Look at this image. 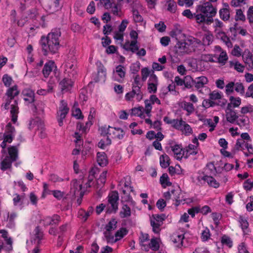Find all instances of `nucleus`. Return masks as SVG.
<instances>
[{"mask_svg": "<svg viewBox=\"0 0 253 253\" xmlns=\"http://www.w3.org/2000/svg\"><path fill=\"white\" fill-rule=\"evenodd\" d=\"M141 80L143 82H145L147 78L151 74V71L148 68H143L141 70Z\"/></svg>", "mask_w": 253, "mask_h": 253, "instance_id": "nucleus-64", "label": "nucleus"}, {"mask_svg": "<svg viewBox=\"0 0 253 253\" xmlns=\"http://www.w3.org/2000/svg\"><path fill=\"white\" fill-rule=\"evenodd\" d=\"M235 19L236 21H241L244 22L246 20V16L243 13V11L241 9H237L236 10V14Z\"/></svg>", "mask_w": 253, "mask_h": 253, "instance_id": "nucleus-59", "label": "nucleus"}, {"mask_svg": "<svg viewBox=\"0 0 253 253\" xmlns=\"http://www.w3.org/2000/svg\"><path fill=\"white\" fill-rule=\"evenodd\" d=\"M178 125L176 126V129L179 130L185 135H190L193 133V130L189 125L184 121L182 119H179Z\"/></svg>", "mask_w": 253, "mask_h": 253, "instance_id": "nucleus-13", "label": "nucleus"}, {"mask_svg": "<svg viewBox=\"0 0 253 253\" xmlns=\"http://www.w3.org/2000/svg\"><path fill=\"white\" fill-rule=\"evenodd\" d=\"M117 76H115L114 80L119 83H122L126 76V69L122 65H118L116 67V70L114 72Z\"/></svg>", "mask_w": 253, "mask_h": 253, "instance_id": "nucleus-20", "label": "nucleus"}, {"mask_svg": "<svg viewBox=\"0 0 253 253\" xmlns=\"http://www.w3.org/2000/svg\"><path fill=\"white\" fill-rule=\"evenodd\" d=\"M150 223L152 227L153 232L155 234H159L161 230V226L163 224H160V223H159L158 222H157L151 219Z\"/></svg>", "mask_w": 253, "mask_h": 253, "instance_id": "nucleus-60", "label": "nucleus"}, {"mask_svg": "<svg viewBox=\"0 0 253 253\" xmlns=\"http://www.w3.org/2000/svg\"><path fill=\"white\" fill-rule=\"evenodd\" d=\"M144 103L145 107L144 108V112L147 116L150 117L153 104L150 102L147 99L145 100Z\"/></svg>", "mask_w": 253, "mask_h": 253, "instance_id": "nucleus-57", "label": "nucleus"}, {"mask_svg": "<svg viewBox=\"0 0 253 253\" xmlns=\"http://www.w3.org/2000/svg\"><path fill=\"white\" fill-rule=\"evenodd\" d=\"M128 233V230L124 227L119 229L115 234L116 241L117 242L120 241Z\"/></svg>", "mask_w": 253, "mask_h": 253, "instance_id": "nucleus-47", "label": "nucleus"}, {"mask_svg": "<svg viewBox=\"0 0 253 253\" xmlns=\"http://www.w3.org/2000/svg\"><path fill=\"white\" fill-rule=\"evenodd\" d=\"M53 84L51 83H48L47 89H39L37 91V93L40 95H46L53 92Z\"/></svg>", "mask_w": 253, "mask_h": 253, "instance_id": "nucleus-42", "label": "nucleus"}, {"mask_svg": "<svg viewBox=\"0 0 253 253\" xmlns=\"http://www.w3.org/2000/svg\"><path fill=\"white\" fill-rule=\"evenodd\" d=\"M149 242V235L147 233H141L139 237V243L142 249L144 250L147 248V244Z\"/></svg>", "mask_w": 253, "mask_h": 253, "instance_id": "nucleus-35", "label": "nucleus"}, {"mask_svg": "<svg viewBox=\"0 0 253 253\" xmlns=\"http://www.w3.org/2000/svg\"><path fill=\"white\" fill-rule=\"evenodd\" d=\"M207 176V175L203 172H198L193 175L192 177V180L197 185H203L206 184Z\"/></svg>", "mask_w": 253, "mask_h": 253, "instance_id": "nucleus-23", "label": "nucleus"}, {"mask_svg": "<svg viewBox=\"0 0 253 253\" xmlns=\"http://www.w3.org/2000/svg\"><path fill=\"white\" fill-rule=\"evenodd\" d=\"M60 30L55 29L52 30L46 37H42L40 43L44 55H47L49 52L55 53L58 51L60 47Z\"/></svg>", "mask_w": 253, "mask_h": 253, "instance_id": "nucleus-1", "label": "nucleus"}, {"mask_svg": "<svg viewBox=\"0 0 253 253\" xmlns=\"http://www.w3.org/2000/svg\"><path fill=\"white\" fill-rule=\"evenodd\" d=\"M170 149L173 157L177 160L180 161L183 158L185 159L184 148H182L181 145L174 144L171 145Z\"/></svg>", "mask_w": 253, "mask_h": 253, "instance_id": "nucleus-12", "label": "nucleus"}, {"mask_svg": "<svg viewBox=\"0 0 253 253\" xmlns=\"http://www.w3.org/2000/svg\"><path fill=\"white\" fill-rule=\"evenodd\" d=\"M164 121L167 124L171 125L175 129L176 126L178 124L179 119H170L169 117L166 116L164 118Z\"/></svg>", "mask_w": 253, "mask_h": 253, "instance_id": "nucleus-62", "label": "nucleus"}, {"mask_svg": "<svg viewBox=\"0 0 253 253\" xmlns=\"http://www.w3.org/2000/svg\"><path fill=\"white\" fill-rule=\"evenodd\" d=\"M133 82L132 83L131 88L135 87L137 89H141L142 84L141 82V79L139 75L136 74L133 76Z\"/></svg>", "mask_w": 253, "mask_h": 253, "instance_id": "nucleus-51", "label": "nucleus"}, {"mask_svg": "<svg viewBox=\"0 0 253 253\" xmlns=\"http://www.w3.org/2000/svg\"><path fill=\"white\" fill-rule=\"evenodd\" d=\"M184 239V236L183 233H174L171 237V240L175 244V246L177 248H181L184 246L183 240Z\"/></svg>", "mask_w": 253, "mask_h": 253, "instance_id": "nucleus-25", "label": "nucleus"}, {"mask_svg": "<svg viewBox=\"0 0 253 253\" xmlns=\"http://www.w3.org/2000/svg\"><path fill=\"white\" fill-rule=\"evenodd\" d=\"M19 93V91L18 89V86L15 85L9 88L6 93V95L8 97L6 102L4 105V108L8 109L9 108V105L11 103V100L13 99L14 97L17 96Z\"/></svg>", "mask_w": 253, "mask_h": 253, "instance_id": "nucleus-11", "label": "nucleus"}, {"mask_svg": "<svg viewBox=\"0 0 253 253\" xmlns=\"http://www.w3.org/2000/svg\"><path fill=\"white\" fill-rule=\"evenodd\" d=\"M185 159L188 158L191 155H195L198 153V147L190 144L184 148Z\"/></svg>", "mask_w": 253, "mask_h": 253, "instance_id": "nucleus-30", "label": "nucleus"}, {"mask_svg": "<svg viewBox=\"0 0 253 253\" xmlns=\"http://www.w3.org/2000/svg\"><path fill=\"white\" fill-rule=\"evenodd\" d=\"M144 103L145 107L144 108V112L147 116L150 117L153 104L150 102L147 99L145 100Z\"/></svg>", "mask_w": 253, "mask_h": 253, "instance_id": "nucleus-58", "label": "nucleus"}, {"mask_svg": "<svg viewBox=\"0 0 253 253\" xmlns=\"http://www.w3.org/2000/svg\"><path fill=\"white\" fill-rule=\"evenodd\" d=\"M160 182L163 188L171 185L172 183L169 180V178L167 173H164L160 177Z\"/></svg>", "mask_w": 253, "mask_h": 253, "instance_id": "nucleus-44", "label": "nucleus"}, {"mask_svg": "<svg viewBox=\"0 0 253 253\" xmlns=\"http://www.w3.org/2000/svg\"><path fill=\"white\" fill-rule=\"evenodd\" d=\"M118 221L115 218H111L106 224L105 231H112L116 229L117 227Z\"/></svg>", "mask_w": 253, "mask_h": 253, "instance_id": "nucleus-46", "label": "nucleus"}, {"mask_svg": "<svg viewBox=\"0 0 253 253\" xmlns=\"http://www.w3.org/2000/svg\"><path fill=\"white\" fill-rule=\"evenodd\" d=\"M22 96L25 102L29 104L35 101V93L30 88H25L22 91Z\"/></svg>", "mask_w": 253, "mask_h": 253, "instance_id": "nucleus-18", "label": "nucleus"}, {"mask_svg": "<svg viewBox=\"0 0 253 253\" xmlns=\"http://www.w3.org/2000/svg\"><path fill=\"white\" fill-rule=\"evenodd\" d=\"M143 97V94L141 89L135 87L132 88V90L126 93L125 96L126 101L134 103L135 102H140Z\"/></svg>", "mask_w": 253, "mask_h": 253, "instance_id": "nucleus-6", "label": "nucleus"}, {"mask_svg": "<svg viewBox=\"0 0 253 253\" xmlns=\"http://www.w3.org/2000/svg\"><path fill=\"white\" fill-rule=\"evenodd\" d=\"M14 136L11 135V134H3V141L0 144V147L1 148H4L7 146V143H11L13 139Z\"/></svg>", "mask_w": 253, "mask_h": 253, "instance_id": "nucleus-48", "label": "nucleus"}, {"mask_svg": "<svg viewBox=\"0 0 253 253\" xmlns=\"http://www.w3.org/2000/svg\"><path fill=\"white\" fill-rule=\"evenodd\" d=\"M190 46L186 42L178 41L174 46V50L177 56H182L191 52Z\"/></svg>", "mask_w": 253, "mask_h": 253, "instance_id": "nucleus-8", "label": "nucleus"}, {"mask_svg": "<svg viewBox=\"0 0 253 253\" xmlns=\"http://www.w3.org/2000/svg\"><path fill=\"white\" fill-rule=\"evenodd\" d=\"M55 67V63L53 61H48L45 64L42 69V72L43 76L46 78H48L53 69Z\"/></svg>", "mask_w": 253, "mask_h": 253, "instance_id": "nucleus-27", "label": "nucleus"}, {"mask_svg": "<svg viewBox=\"0 0 253 253\" xmlns=\"http://www.w3.org/2000/svg\"><path fill=\"white\" fill-rule=\"evenodd\" d=\"M215 34L217 38L222 41L228 48L232 47L233 44L230 38L224 31H217V33Z\"/></svg>", "mask_w": 253, "mask_h": 253, "instance_id": "nucleus-24", "label": "nucleus"}, {"mask_svg": "<svg viewBox=\"0 0 253 253\" xmlns=\"http://www.w3.org/2000/svg\"><path fill=\"white\" fill-rule=\"evenodd\" d=\"M228 59L227 54L226 51H221L220 53L217 58L218 62L222 65H224L227 62Z\"/></svg>", "mask_w": 253, "mask_h": 253, "instance_id": "nucleus-55", "label": "nucleus"}, {"mask_svg": "<svg viewBox=\"0 0 253 253\" xmlns=\"http://www.w3.org/2000/svg\"><path fill=\"white\" fill-rule=\"evenodd\" d=\"M130 114L132 116L139 117L142 119L145 118L146 116L144 112V108L142 106L131 109Z\"/></svg>", "mask_w": 253, "mask_h": 253, "instance_id": "nucleus-37", "label": "nucleus"}, {"mask_svg": "<svg viewBox=\"0 0 253 253\" xmlns=\"http://www.w3.org/2000/svg\"><path fill=\"white\" fill-rule=\"evenodd\" d=\"M13 197V202L14 206L22 205L23 204L24 194L22 195H20L16 193L14 194Z\"/></svg>", "mask_w": 253, "mask_h": 253, "instance_id": "nucleus-53", "label": "nucleus"}, {"mask_svg": "<svg viewBox=\"0 0 253 253\" xmlns=\"http://www.w3.org/2000/svg\"><path fill=\"white\" fill-rule=\"evenodd\" d=\"M196 13L195 19L197 23L200 24L206 21L211 23L212 17L216 14L217 9L210 2H206L197 6Z\"/></svg>", "mask_w": 253, "mask_h": 253, "instance_id": "nucleus-3", "label": "nucleus"}, {"mask_svg": "<svg viewBox=\"0 0 253 253\" xmlns=\"http://www.w3.org/2000/svg\"><path fill=\"white\" fill-rule=\"evenodd\" d=\"M30 126L32 127H36V129H41V131L40 134V136L42 138L46 136L45 132L43 130L44 124L41 121L38 119V120H33L31 122Z\"/></svg>", "mask_w": 253, "mask_h": 253, "instance_id": "nucleus-26", "label": "nucleus"}, {"mask_svg": "<svg viewBox=\"0 0 253 253\" xmlns=\"http://www.w3.org/2000/svg\"><path fill=\"white\" fill-rule=\"evenodd\" d=\"M160 164L162 168H166L169 166L170 158L169 156L166 154H163L160 157Z\"/></svg>", "mask_w": 253, "mask_h": 253, "instance_id": "nucleus-43", "label": "nucleus"}, {"mask_svg": "<svg viewBox=\"0 0 253 253\" xmlns=\"http://www.w3.org/2000/svg\"><path fill=\"white\" fill-rule=\"evenodd\" d=\"M73 81L69 78H64L59 83V86L63 93L69 91L73 87Z\"/></svg>", "mask_w": 253, "mask_h": 253, "instance_id": "nucleus-16", "label": "nucleus"}, {"mask_svg": "<svg viewBox=\"0 0 253 253\" xmlns=\"http://www.w3.org/2000/svg\"><path fill=\"white\" fill-rule=\"evenodd\" d=\"M132 13L133 19L135 23L142 22L143 20V17L139 14L138 11L134 8H133L131 10Z\"/></svg>", "mask_w": 253, "mask_h": 253, "instance_id": "nucleus-56", "label": "nucleus"}, {"mask_svg": "<svg viewBox=\"0 0 253 253\" xmlns=\"http://www.w3.org/2000/svg\"><path fill=\"white\" fill-rule=\"evenodd\" d=\"M229 67L233 68L239 72H243L245 67L237 60L230 61L229 62Z\"/></svg>", "mask_w": 253, "mask_h": 253, "instance_id": "nucleus-40", "label": "nucleus"}, {"mask_svg": "<svg viewBox=\"0 0 253 253\" xmlns=\"http://www.w3.org/2000/svg\"><path fill=\"white\" fill-rule=\"evenodd\" d=\"M17 101L15 100L13 103L11 105L10 113L11 115V120L13 123H15L17 120V115L19 113Z\"/></svg>", "mask_w": 253, "mask_h": 253, "instance_id": "nucleus-31", "label": "nucleus"}, {"mask_svg": "<svg viewBox=\"0 0 253 253\" xmlns=\"http://www.w3.org/2000/svg\"><path fill=\"white\" fill-rule=\"evenodd\" d=\"M62 0H50L49 5V10L51 13H53L58 11L61 8L60 4Z\"/></svg>", "mask_w": 253, "mask_h": 253, "instance_id": "nucleus-36", "label": "nucleus"}, {"mask_svg": "<svg viewBox=\"0 0 253 253\" xmlns=\"http://www.w3.org/2000/svg\"><path fill=\"white\" fill-rule=\"evenodd\" d=\"M97 162L101 167H104L108 163L107 156L105 152H98L97 154Z\"/></svg>", "mask_w": 253, "mask_h": 253, "instance_id": "nucleus-33", "label": "nucleus"}, {"mask_svg": "<svg viewBox=\"0 0 253 253\" xmlns=\"http://www.w3.org/2000/svg\"><path fill=\"white\" fill-rule=\"evenodd\" d=\"M249 143L243 139H238L235 145V148L237 150H243L246 149Z\"/></svg>", "mask_w": 253, "mask_h": 253, "instance_id": "nucleus-52", "label": "nucleus"}, {"mask_svg": "<svg viewBox=\"0 0 253 253\" xmlns=\"http://www.w3.org/2000/svg\"><path fill=\"white\" fill-rule=\"evenodd\" d=\"M209 186L217 188L219 186V183L212 176L207 175L206 179V183Z\"/></svg>", "mask_w": 253, "mask_h": 253, "instance_id": "nucleus-50", "label": "nucleus"}, {"mask_svg": "<svg viewBox=\"0 0 253 253\" xmlns=\"http://www.w3.org/2000/svg\"><path fill=\"white\" fill-rule=\"evenodd\" d=\"M211 234L209 229L205 228L202 231L201 239L203 242L208 241L211 238Z\"/></svg>", "mask_w": 253, "mask_h": 253, "instance_id": "nucleus-61", "label": "nucleus"}, {"mask_svg": "<svg viewBox=\"0 0 253 253\" xmlns=\"http://www.w3.org/2000/svg\"><path fill=\"white\" fill-rule=\"evenodd\" d=\"M122 207L119 212V216L121 218H129L131 215V210L130 206H134L135 205V202L133 203H131L129 202H122Z\"/></svg>", "mask_w": 253, "mask_h": 253, "instance_id": "nucleus-9", "label": "nucleus"}, {"mask_svg": "<svg viewBox=\"0 0 253 253\" xmlns=\"http://www.w3.org/2000/svg\"><path fill=\"white\" fill-rule=\"evenodd\" d=\"M82 181L77 179L73 180L71 183V192L74 195H79L83 197L84 194L85 190L82 186Z\"/></svg>", "mask_w": 253, "mask_h": 253, "instance_id": "nucleus-10", "label": "nucleus"}, {"mask_svg": "<svg viewBox=\"0 0 253 253\" xmlns=\"http://www.w3.org/2000/svg\"><path fill=\"white\" fill-rule=\"evenodd\" d=\"M166 6L167 10L171 13H175L177 9V3L173 0H167Z\"/></svg>", "mask_w": 253, "mask_h": 253, "instance_id": "nucleus-39", "label": "nucleus"}, {"mask_svg": "<svg viewBox=\"0 0 253 253\" xmlns=\"http://www.w3.org/2000/svg\"><path fill=\"white\" fill-rule=\"evenodd\" d=\"M76 62L75 60L73 61H67L65 64V73L70 78L73 77L76 74Z\"/></svg>", "mask_w": 253, "mask_h": 253, "instance_id": "nucleus-15", "label": "nucleus"}, {"mask_svg": "<svg viewBox=\"0 0 253 253\" xmlns=\"http://www.w3.org/2000/svg\"><path fill=\"white\" fill-rule=\"evenodd\" d=\"M101 135L108 136L114 139H122L125 135V132L121 127L103 126L99 128Z\"/></svg>", "mask_w": 253, "mask_h": 253, "instance_id": "nucleus-4", "label": "nucleus"}, {"mask_svg": "<svg viewBox=\"0 0 253 253\" xmlns=\"http://www.w3.org/2000/svg\"><path fill=\"white\" fill-rule=\"evenodd\" d=\"M121 2V1H119V0H118L117 3L114 2V4H112V7H111V9L113 15L119 16H121L122 12V4Z\"/></svg>", "mask_w": 253, "mask_h": 253, "instance_id": "nucleus-38", "label": "nucleus"}, {"mask_svg": "<svg viewBox=\"0 0 253 253\" xmlns=\"http://www.w3.org/2000/svg\"><path fill=\"white\" fill-rule=\"evenodd\" d=\"M181 107L183 110L186 111L187 116H189L195 111V107L193 104L189 102L183 101L181 103Z\"/></svg>", "mask_w": 253, "mask_h": 253, "instance_id": "nucleus-32", "label": "nucleus"}, {"mask_svg": "<svg viewBox=\"0 0 253 253\" xmlns=\"http://www.w3.org/2000/svg\"><path fill=\"white\" fill-rule=\"evenodd\" d=\"M34 235L35 237V239H37L38 240V242L41 241L43 237V232L42 230L40 228L39 226H37L36 227L34 231Z\"/></svg>", "mask_w": 253, "mask_h": 253, "instance_id": "nucleus-63", "label": "nucleus"}, {"mask_svg": "<svg viewBox=\"0 0 253 253\" xmlns=\"http://www.w3.org/2000/svg\"><path fill=\"white\" fill-rule=\"evenodd\" d=\"M19 144L17 145H9L2 148L1 153L2 157L0 163V169L5 171L12 168L13 162H16L19 157Z\"/></svg>", "mask_w": 253, "mask_h": 253, "instance_id": "nucleus-2", "label": "nucleus"}, {"mask_svg": "<svg viewBox=\"0 0 253 253\" xmlns=\"http://www.w3.org/2000/svg\"><path fill=\"white\" fill-rule=\"evenodd\" d=\"M229 101L226 107L230 108L238 107L241 104V99L239 97L231 96L229 97Z\"/></svg>", "mask_w": 253, "mask_h": 253, "instance_id": "nucleus-34", "label": "nucleus"}, {"mask_svg": "<svg viewBox=\"0 0 253 253\" xmlns=\"http://www.w3.org/2000/svg\"><path fill=\"white\" fill-rule=\"evenodd\" d=\"M123 182H124V187L122 188V190L123 194L121 197L122 202L130 201L131 203H133L134 201L130 196L131 192L133 193L134 192L133 187L131 186L130 177L128 176L124 177Z\"/></svg>", "mask_w": 253, "mask_h": 253, "instance_id": "nucleus-5", "label": "nucleus"}, {"mask_svg": "<svg viewBox=\"0 0 253 253\" xmlns=\"http://www.w3.org/2000/svg\"><path fill=\"white\" fill-rule=\"evenodd\" d=\"M161 240L160 238L153 237L151 238L148 244H147L148 247L145 248L144 251L148 252L150 250L153 251H157L160 249V244Z\"/></svg>", "mask_w": 253, "mask_h": 253, "instance_id": "nucleus-21", "label": "nucleus"}, {"mask_svg": "<svg viewBox=\"0 0 253 253\" xmlns=\"http://www.w3.org/2000/svg\"><path fill=\"white\" fill-rule=\"evenodd\" d=\"M123 47L127 51L135 53L138 50L137 40H132L130 42H126L124 44Z\"/></svg>", "mask_w": 253, "mask_h": 253, "instance_id": "nucleus-29", "label": "nucleus"}, {"mask_svg": "<svg viewBox=\"0 0 253 253\" xmlns=\"http://www.w3.org/2000/svg\"><path fill=\"white\" fill-rule=\"evenodd\" d=\"M69 111V108L68 107V104L64 100L60 101L58 110L57 112V118L59 125H63V120L64 119Z\"/></svg>", "mask_w": 253, "mask_h": 253, "instance_id": "nucleus-7", "label": "nucleus"}, {"mask_svg": "<svg viewBox=\"0 0 253 253\" xmlns=\"http://www.w3.org/2000/svg\"><path fill=\"white\" fill-rule=\"evenodd\" d=\"M208 78L203 76L196 78L194 80L192 79V83L195 88L199 91L208 83Z\"/></svg>", "mask_w": 253, "mask_h": 253, "instance_id": "nucleus-19", "label": "nucleus"}, {"mask_svg": "<svg viewBox=\"0 0 253 253\" xmlns=\"http://www.w3.org/2000/svg\"><path fill=\"white\" fill-rule=\"evenodd\" d=\"M240 223V226L242 228L244 234H248L250 232L249 229V224L247 220V218L243 215H240L238 220Z\"/></svg>", "mask_w": 253, "mask_h": 253, "instance_id": "nucleus-28", "label": "nucleus"}, {"mask_svg": "<svg viewBox=\"0 0 253 253\" xmlns=\"http://www.w3.org/2000/svg\"><path fill=\"white\" fill-rule=\"evenodd\" d=\"M145 122L146 124L150 125L151 128L156 129L157 130H160L161 129L162 123L160 121H155L154 123L150 119H145Z\"/></svg>", "mask_w": 253, "mask_h": 253, "instance_id": "nucleus-45", "label": "nucleus"}, {"mask_svg": "<svg viewBox=\"0 0 253 253\" xmlns=\"http://www.w3.org/2000/svg\"><path fill=\"white\" fill-rule=\"evenodd\" d=\"M104 235L108 243L113 244L117 242L115 235L113 234L112 231H105Z\"/></svg>", "mask_w": 253, "mask_h": 253, "instance_id": "nucleus-49", "label": "nucleus"}, {"mask_svg": "<svg viewBox=\"0 0 253 253\" xmlns=\"http://www.w3.org/2000/svg\"><path fill=\"white\" fill-rule=\"evenodd\" d=\"M213 22V27L214 28V32L217 33V31H222V28L224 27L223 23L219 20L218 19H215L214 20L212 19L211 22Z\"/></svg>", "mask_w": 253, "mask_h": 253, "instance_id": "nucleus-54", "label": "nucleus"}, {"mask_svg": "<svg viewBox=\"0 0 253 253\" xmlns=\"http://www.w3.org/2000/svg\"><path fill=\"white\" fill-rule=\"evenodd\" d=\"M225 118L227 122L234 124L238 118L237 113L233 108L226 107L225 109Z\"/></svg>", "mask_w": 253, "mask_h": 253, "instance_id": "nucleus-22", "label": "nucleus"}, {"mask_svg": "<svg viewBox=\"0 0 253 253\" xmlns=\"http://www.w3.org/2000/svg\"><path fill=\"white\" fill-rule=\"evenodd\" d=\"M219 16L220 18L223 21H229L231 17L230 10L220 9L219 10Z\"/></svg>", "mask_w": 253, "mask_h": 253, "instance_id": "nucleus-41", "label": "nucleus"}, {"mask_svg": "<svg viewBox=\"0 0 253 253\" xmlns=\"http://www.w3.org/2000/svg\"><path fill=\"white\" fill-rule=\"evenodd\" d=\"M242 56L246 65L249 68L253 69V54L247 49L244 50Z\"/></svg>", "mask_w": 253, "mask_h": 253, "instance_id": "nucleus-17", "label": "nucleus"}, {"mask_svg": "<svg viewBox=\"0 0 253 253\" xmlns=\"http://www.w3.org/2000/svg\"><path fill=\"white\" fill-rule=\"evenodd\" d=\"M119 195L118 192H111L108 196V201L111 205L112 211L116 212L118 209Z\"/></svg>", "mask_w": 253, "mask_h": 253, "instance_id": "nucleus-14", "label": "nucleus"}]
</instances>
